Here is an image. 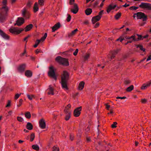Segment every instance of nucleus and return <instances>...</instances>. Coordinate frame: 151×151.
I'll list each match as a JSON object with an SVG mask.
<instances>
[{
    "label": "nucleus",
    "mask_w": 151,
    "mask_h": 151,
    "mask_svg": "<svg viewBox=\"0 0 151 151\" xmlns=\"http://www.w3.org/2000/svg\"><path fill=\"white\" fill-rule=\"evenodd\" d=\"M4 5L0 8V22H3L6 19V17L7 15V12L9 9L7 6V0H3L2 2Z\"/></svg>",
    "instance_id": "nucleus-1"
},
{
    "label": "nucleus",
    "mask_w": 151,
    "mask_h": 151,
    "mask_svg": "<svg viewBox=\"0 0 151 151\" xmlns=\"http://www.w3.org/2000/svg\"><path fill=\"white\" fill-rule=\"evenodd\" d=\"M61 80L60 83L63 89H66V71H63V73L61 76Z\"/></svg>",
    "instance_id": "nucleus-2"
},
{
    "label": "nucleus",
    "mask_w": 151,
    "mask_h": 151,
    "mask_svg": "<svg viewBox=\"0 0 151 151\" xmlns=\"http://www.w3.org/2000/svg\"><path fill=\"white\" fill-rule=\"evenodd\" d=\"M48 74L49 77L53 78L56 81L57 77L54 70V67L52 66L49 67V70Z\"/></svg>",
    "instance_id": "nucleus-3"
},
{
    "label": "nucleus",
    "mask_w": 151,
    "mask_h": 151,
    "mask_svg": "<svg viewBox=\"0 0 151 151\" xmlns=\"http://www.w3.org/2000/svg\"><path fill=\"white\" fill-rule=\"evenodd\" d=\"M104 14V10H102L99 12L98 15L92 17L91 19L92 23L94 24L98 21L99 20Z\"/></svg>",
    "instance_id": "nucleus-4"
},
{
    "label": "nucleus",
    "mask_w": 151,
    "mask_h": 151,
    "mask_svg": "<svg viewBox=\"0 0 151 151\" xmlns=\"http://www.w3.org/2000/svg\"><path fill=\"white\" fill-rule=\"evenodd\" d=\"M24 30V29L23 28H20L19 29H18L17 27H13L12 28H11L9 29L10 33L17 35L19 34Z\"/></svg>",
    "instance_id": "nucleus-5"
},
{
    "label": "nucleus",
    "mask_w": 151,
    "mask_h": 151,
    "mask_svg": "<svg viewBox=\"0 0 151 151\" xmlns=\"http://www.w3.org/2000/svg\"><path fill=\"white\" fill-rule=\"evenodd\" d=\"M70 9L71 12L74 14H76L79 10L78 7L76 4H70Z\"/></svg>",
    "instance_id": "nucleus-6"
},
{
    "label": "nucleus",
    "mask_w": 151,
    "mask_h": 151,
    "mask_svg": "<svg viewBox=\"0 0 151 151\" xmlns=\"http://www.w3.org/2000/svg\"><path fill=\"white\" fill-rule=\"evenodd\" d=\"M55 60L59 64L63 65H65L66 64V59L60 56H58L56 57Z\"/></svg>",
    "instance_id": "nucleus-7"
},
{
    "label": "nucleus",
    "mask_w": 151,
    "mask_h": 151,
    "mask_svg": "<svg viewBox=\"0 0 151 151\" xmlns=\"http://www.w3.org/2000/svg\"><path fill=\"white\" fill-rule=\"evenodd\" d=\"M134 14L137 15L138 19H142L143 21H145L147 20V16L143 13L138 12Z\"/></svg>",
    "instance_id": "nucleus-8"
},
{
    "label": "nucleus",
    "mask_w": 151,
    "mask_h": 151,
    "mask_svg": "<svg viewBox=\"0 0 151 151\" xmlns=\"http://www.w3.org/2000/svg\"><path fill=\"white\" fill-rule=\"evenodd\" d=\"M139 6L142 8H146L149 10H151V4L142 2Z\"/></svg>",
    "instance_id": "nucleus-9"
},
{
    "label": "nucleus",
    "mask_w": 151,
    "mask_h": 151,
    "mask_svg": "<svg viewBox=\"0 0 151 151\" xmlns=\"http://www.w3.org/2000/svg\"><path fill=\"white\" fill-rule=\"evenodd\" d=\"M24 22V20L23 17H18L16 21V23L14 24V25H16L20 26Z\"/></svg>",
    "instance_id": "nucleus-10"
},
{
    "label": "nucleus",
    "mask_w": 151,
    "mask_h": 151,
    "mask_svg": "<svg viewBox=\"0 0 151 151\" xmlns=\"http://www.w3.org/2000/svg\"><path fill=\"white\" fill-rule=\"evenodd\" d=\"M81 106H80L76 108L74 111L73 114L74 116L76 117L79 116L81 114Z\"/></svg>",
    "instance_id": "nucleus-11"
},
{
    "label": "nucleus",
    "mask_w": 151,
    "mask_h": 151,
    "mask_svg": "<svg viewBox=\"0 0 151 151\" xmlns=\"http://www.w3.org/2000/svg\"><path fill=\"white\" fill-rule=\"evenodd\" d=\"M119 51V50H117L114 51H112L111 52L108 57L110 60L113 59L115 57V55Z\"/></svg>",
    "instance_id": "nucleus-12"
},
{
    "label": "nucleus",
    "mask_w": 151,
    "mask_h": 151,
    "mask_svg": "<svg viewBox=\"0 0 151 151\" xmlns=\"http://www.w3.org/2000/svg\"><path fill=\"white\" fill-rule=\"evenodd\" d=\"M26 68V64H23L20 65L18 68L17 70L18 71L21 73H23L24 71Z\"/></svg>",
    "instance_id": "nucleus-13"
},
{
    "label": "nucleus",
    "mask_w": 151,
    "mask_h": 151,
    "mask_svg": "<svg viewBox=\"0 0 151 151\" xmlns=\"http://www.w3.org/2000/svg\"><path fill=\"white\" fill-rule=\"evenodd\" d=\"M0 35L4 39L8 40L9 39V36L0 29Z\"/></svg>",
    "instance_id": "nucleus-14"
},
{
    "label": "nucleus",
    "mask_w": 151,
    "mask_h": 151,
    "mask_svg": "<svg viewBox=\"0 0 151 151\" xmlns=\"http://www.w3.org/2000/svg\"><path fill=\"white\" fill-rule=\"evenodd\" d=\"M39 126L42 129H44L46 127V124L45 120L43 119H41L39 122Z\"/></svg>",
    "instance_id": "nucleus-15"
},
{
    "label": "nucleus",
    "mask_w": 151,
    "mask_h": 151,
    "mask_svg": "<svg viewBox=\"0 0 151 151\" xmlns=\"http://www.w3.org/2000/svg\"><path fill=\"white\" fill-rule=\"evenodd\" d=\"M61 25L60 23L58 22L55 24L52 27V32H54L60 27Z\"/></svg>",
    "instance_id": "nucleus-16"
},
{
    "label": "nucleus",
    "mask_w": 151,
    "mask_h": 151,
    "mask_svg": "<svg viewBox=\"0 0 151 151\" xmlns=\"http://www.w3.org/2000/svg\"><path fill=\"white\" fill-rule=\"evenodd\" d=\"M151 85V81L147 82L146 83L144 84L141 87V89L142 90L145 89Z\"/></svg>",
    "instance_id": "nucleus-17"
},
{
    "label": "nucleus",
    "mask_w": 151,
    "mask_h": 151,
    "mask_svg": "<svg viewBox=\"0 0 151 151\" xmlns=\"http://www.w3.org/2000/svg\"><path fill=\"white\" fill-rule=\"evenodd\" d=\"M78 31L77 29H76L75 30L72 31L71 32L68 33V37L70 38L72 37L76 33L77 31Z\"/></svg>",
    "instance_id": "nucleus-18"
},
{
    "label": "nucleus",
    "mask_w": 151,
    "mask_h": 151,
    "mask_svg": "<svg viewBox=\"0 0 151 151\" xmlns=\"http://www.w3.org/2000/svg\"><path fill=\"white\" fill-rule=\"evenodd\" d=\"M33 25L32 24H30L27 25L24 28L25 31L26 32L30 31L33 27Z\"/></svg>",
    "instance_id": "nucleus-19"
},
{
    "label": "nucleus",
    "mask_w": 151,
    "mask_h": 151,
    "mask_svg": "<svg viewBox=\"0 0 151 151\" xmlns=\"http://www.w3.org/2000/svg\"><path fill=\"white\" fill-rule=\"evenodd\" d=\"M32 72L29 70H27L25 71V75L27 77H30L32 76Z\"/></svg>",
    "instance_id": "nucleus-20"
},
{
    "label": "nucleus",
    "mask_w": 151,
    "mask_h": 151,
    "mask_svg": "<svg viewBox=\"0 0 151 151\" xmlns=\"http://www.w3.org/2000/svg\"><path fill=\"white\" fill-rule=\"evenodd\" d=\"M26 128L29 130H32L33 128L32 124L30 122H28L26 125Z\"/></svg>",
    "instance_id": "nucleus-21"
},
{
    "label": "nucleus",
    "mask_w": 151,
    "mask_h": 151,
    "mask_svg": "<svg viewBox=\"0 0 151 151\" xmlns=\"http://www.w3.org/2000/svg\"><path fill=\"white\" fill-rule=\"evenodd\" d=\"M85 84V83L84 82L82 81L79 84L78 87V89L80 90H81L83 89L84 88Z\"/></svg>",
    "instance_id": "nucleus-22"
},
{
    "label": "nucleus",
    "mask_w": 151,
    "mask_h": 151,
    "mask_svg": "<svg viewBox=\"0 0 151 151\" xmlns=\"http://www.w3.org/2000/svg\"><path fill=\"white\" fill-rule=\"evenodd\" d=\"M90 54L89 53H86L84 54L83 56L84 60L85 61H87L90 57Z\"/></svg>",
    "instance_id": "nucleus-23"
},
{
    "label": "nucleus",
    "mask_w": 151,
    "mask_h": 151,
    "mask_svg": "<svg viewBox=\"0 0 151 151\" xmlns=\"http://www.w3.org/2000/svg\"><path fill=\"white\" fill-rule=\"evenodd\" d=\"M48 89H49L50 91L48 92V95H54V93L53 92L54 89L52 87L50 86H49Z\"/></svg>",
    "instance_id": "nucleus-24"
},
{
    "label": "nucleus",
    "mask_w": 151,
    "mask_h": 151,
    "mask_svg": "<svg viewBox=\"0 0 151 151\" xmlns=\"http://www.w3.org/2000/svg\"><path fill=\"white\" fill-rule=\"evenodd\" d=\"M38 4L37 2H36L34 4L33 6V11L35 13L38 11Z\"/></svg>",
    "instance_id": "nucleus-25"
},
{
    "label": "nucleus",
    "mask_w": 151,
    "mask_h": 151,
    "mask_svg": "<svg viewBox=\"0 0 151 151\" xmlns=\"http://www.w3.org/2000/svg\"><path fill=\"white\" fill-rule=\"evenodd\" d=\"M25 117L27 119H30L31 117V114L29 111L26 112L24 114Z\"/></svg>",
    "instance_id": "nucleus-26"
},
{
    "label": "nucleus",
    "mask_w": 151,
    "mask_h": 151,
    "mask_svg": "<svg viewBox=\"0 0 151 151\" xmlns=\"http://www.w3.org/2000/svg\"><path fill=\"white\" fill-rule=\"evenodd\" d=\"M85 12L86 15H89L92 12V9L90 8H88L86 9Z\"/></svg>",
    "instance_id": "nucleus-27"
},
{
    "label": "nucleus",
    "mask_w": 151,
    "mask_h": 151,
    "mask_svg": "<svg viewBox=\"0 0 151 151\" xmlns=\"http://www.w3.org/2000/svg\"><path fill=\"white\" fill-rule=\"evenodd\" d=\"M71 111L67 110V121L69 120L71 117Z\"/></svg>",
    "instance_id": "nucleus-28"
},
{
    "label": "nucleus",
    "mask_w": 151,
    "mask_h": 151,
    "mask_svg": "<svg viewBox=\"0 0 151 151\" xmlns=\"http://www.w3.org/2000/svg\"><path fill=\"white\" fill-rule=\"evenodd\" d=\"M47 36V33H45L44 36L42 37H41L40 40H40V42L41 41H44L46 38Z\"/></svg>",
    "instance_id": "nucleus-29"
},
{
    "label": "nucleus",
    "mask_w": 151,
    "mask_h": 151,
    "mask_svg": "<svg viewBox=\"0 0 151 151\" xmlns=\"http://www.w3.org/2000/svg\"><path fill=\"white\" fill-rule=\"evenodd\" d=\"M32 148L33 149L37 151H38L39 150V147L37 145H32Z\"/></svg>",
    "instance_id": "nucleus-30"
},
{
    "label": "nucleus",
    "mask_w": 151,
    "mask_h": 151,
    "mask_svg": "<svg viewBox=\"0 0 151 151\" xmlns=\"http://www.w3.org/2000/svg\"><path fill=\"white\" fill-rule=\"evenodd\" d=\"M134 87L133 85H132L130 86L127 87L126 89V91L127 92H130L134 89Z\"/></svg>",
    "instance_id": "nucleus-31"
},
{
    "label": "nucleus",
    "mask_w": 151,
    "mask_h": 151,
    "mask_svg": "<svg viewBox=\"0 0 151 151\" xmlns=\"http://www.w3.org/2000/svg\"><path fill=\"white\" fill-rule=\"evenodd\" d=\"M35 138V134L34 133H32L30 136V141L32 142Z\"/></svg>",
    "instance_id": "nucleus-32"
},
{
    "label": "nucleus",
    "mask_w": 151,
    "mask_h": 151,
    "mask_svg": "<svg viewBox=\"0 0 151 151\" xmlns=\"http://www.w3.org/2000/svg\"><path fill=\"white\" fill-rule=\"evenodd\" d=\"M26 10L25 9H24L22 11V15L24 17L27 18H29V17H27V15H26Z\"/></svg>",
    "instance_id": "nucleus-33"
},
{
    "label": "nucleus",
    "mask_w": 151,
    "mask_h": 151,
    "mask_svg": "<svg viewBox=\"0 0 151 151\" xmlns=\"http://www.w3.org/2000/svg\"><path fill=\"white\" fill-rule=\"evenodd\" d=\"M137 48H139L143 52H145V49L143 48V46L140 45H138L137 46Z\"/></svg>",
    "instance_id": "nucleus-34"
},
{
    "label": "nucleus",
    "mask_w": 151,
    "mask_h": 151,
    "mask_svg": "<svg viewBox=\"0 0 151 151\" xmlns=\"http://www.w3.org/2000/svg\"><path fill=\"white\" fill-rule=\"evenodd\" d=\"M40 40H39L38 39L37 40H36L35 44L33 46L35 48L37 47L38 45L40 43Z\"/></svg>",
    "instance_id": "nucleus-35"
},
{
    "label": "nucleus",
    "mask_w": 151,
    "mask_h": 151,
    "mask_svg": "<svg viewBox=\"0 0 151 151\" xmlns=\"http://www.w3.org/2000/svg\"><path fill=\"white\" fill-rule=\"evenodd\" d=\"M116 6V5H112V4H110L108 6V7L110 8L111 10L112 9H114Z\"/></svg>",
    "instance_id": "nucleus-36"
},
{
    "label": "nucleus",
    "mask_w": 151,
    "mask_h": 151,
    "mask_svg": "<svg viewBox=\"0 0 151 151\" xmlns=\"http://www.w3.org/2000/svg\"><path fill=\"white\" fill-rule=\"evenodd\" d=\"M45 0H39V4L40 6H43L45 2Z\"/></svg>",
    "instance_id": "nucleus-37"
},
{
    "label": "nucleus",
    "mask_w": 151,
    "mask_h": 151,
    "mask_svg": "<svg viewBox=\"0 0 151 151\" xmlns=\"http://www.w3.org/2000/svg\"><path fill=\"white\" fill-rule=\"evenodd\" d=\"M121 14L120 13H117L115 16V18L118 19L121 16Z\"/></svg>",
    "instance_id": "nucleus-38"
},
{
    "label": "nucleus",
    "mask_w": 151,
    "mask_h": 151,
    "mask_svg": "<svg viewBox=\"0 0 151 151\" xmlns=\"http://www.w3.org/2000/svg\"><path fill=\"white\" fill-rule=\"evenodd\" d=\"M131 82V81L130 80L126 79L124 81V83L126 85H127L130 83Z\"/></svg>",
    "instance_id": "nucleus-39"
},
{
    "label": "nucleus",
    "mask_w": 151,
    "mask_h": 151,
    "mask_svg": "<svg viewBox=\"0 0 151 151\" xmlns=\"http://www.w3.org/2000/svg\"><path fill=\"white\" fill-rule=\"evenodd\" d=\"M53 151H59V149L58 147L54 146L52 148Z\"/></svg>",
    "instance_id": "nucleus-40"
},
{
    "label": "nucleus",
    "mask_w": 151,
    "mask_h": 151,
    "mask_svg": "<svg viewBox=\"0 0 151 151\" xmlns=\"http://www.w3.org/2000/svg\"><path fill=\"white\" fill-rule=\"evenodd\" d=\"M138 7H136L135 6H133L130 7L129 9L131 10H136V9H138Z\"/></svg>",
    "instance_id": "nucleus-41"
},
{
    "label": "nucleus",
    "mask_w": 151,
    "mask_h": 151,
    "mask_svg": "<svg viewBox=\"0 0 151 151\" xmlns=\"http://www.w3.org/2000/svg\"><path fill=\"white\" fill-rule=\"evenodd\" d=\"M17 120L19 122H22L23 120V119L21 117L18 116L17 117Z\"/></svg>",
    "instance_id": "nucleus-42"
},
{
    "label": "nucleus",
    "mask_w": 151,
    "mask_h": 151,
    "mask_svg": "<svg viewBox=\"0 0 151 151\" xmlns=\"http://www.w3.org/2000/svg\"><path fill=\"white\" fill-rule=\"evenodd\" d=\"M134 37H135V36L132 35V36H131L130 37H126V39H127L130 40V39H132V40H134Z\"/></svg>",
    "instance_id": "nucleus-43"
},
{
    "label": "nucleus",
    "mask_w": 151,
    "mask_h": 151,
    "mask_svg": "<svg viewBox=\"0 0 151 151\" xmlns=\"http://www.w3.org/2000/svg\"><path fill=\"white\" fill-rule=\"evenodd\" d=\"M21 93H20L19 94L17 93L14 96V99H17L21 95Z\"/></svg>",
    "instance_id": "nucleus-44"
},
{
    "label": "nucleus",
    "mask_w": 151,
    "mask_h": 151,
    "mask_svg": "<svg viewBox=\"0 0 151 151\" xmlns=\"http://www.w3.org/2000/svg\"><path fill=\"white\" fill-rule=\"evenodd\" d=\"M27 96L28 99L30 100H32V98L34 97V96L33 95H32L31 96L28 94L27 95Z\"/></svg>",
    "instance_id": "nucleus-45"
},
{
    "label": "nucleus",
    "mask_w": 151,
    "mask_h": 151,
    "mask_svg": "<svg viewBox=\"0 0 151 151\" xmlns=\"http://www.w3.org/2000/svg\"><path fill=\"white\" fill-rule=\"evenodd\" d=\"M136 40H137V39H136L135 38L134 40H132V39L129 40L127 41V42L125 44V45H127L129 43H132L133 41Z\"/></svg>",
    "instance_id": "nucleus-46"
},
{
    "label": "nucleus",
    "mask_w": 151,
    "mask_h": 151,
    "mask_svg": "<svg viewBox=\"0 0 151 151\" xmlns=\"http://www.w3.org/2000/svg\"><path fill=\"white\" fill-rule=\"evenodd\" d=\"M11 101L10 100H9L8 101V103L6 105V107H9L11 105Z\"/></svg>",
    "instance_id": "nucleus-47"
},
{
    "label": "nucleus",
    "mask_w": 151,
    "mask_h": 151,
    "mask_svg": "<svg viewBox=\"0 0 151 151\" xmlns=\"http://www.w3.org/2000/svg\"><path fill=\"white\" fill-rule=\"evenodd\" d=\"M22 101H23V100L22 99H19V105H17L18 107H19L21 106V105L22 104Z\"/></svg>",
    "instance_id": "nucleus-48"
},
{
    "label": "nucleus",
    "mask_w": 151,
    "mask_h": 151,
    "mask_svg": "<svg viewBox=\"0 0 151 151\" xmlns=\"http://www.w3.org/2000/svg\"><path fill=\"white\" fill-rule=\"evenodd\" d=\"M117 123L116 122H114L111 125V127L112 128H115L116 127V125L117 124Z\"/></svg>",
    "instance_id": "nucleus-49"
},
{
    "label": "nucleus",
    "mask_w": 151,
    "mask_h": 151,
    "mask_svg": "<svg viewBox=\"0 0 151 151\" xmlns=\"http://www.w3.org/2000/svg\"><path fill=\"white\" fill-rule=\"evenodd\" d=\"M78 49H76L75 51H74V52L73 53V54L75 56H76L77 55L78 52Z\"/></svg>",
    "instance_id": "nucleus-50"
},
{
    "label": "nucleus",
    "mask_w": 151,
    "mask_h": 151,
    "mask_svg": "<svg viewBox=\"0 0 151 151\" xmlns=\"http://www.w3.org/2000/svg\"><path fill=\"white\" fill-rule=\"evenodd\" d=\"M68 16L67 18V21L69 22L71 19V17L70 15L68 14Z\"/></svg>",
    "instance_id": "nucleus-51"
},
{
    "label": "nucleus",
    "mask_w": 151,
    "mask_h": 151,
    "mask_svg": "<svg viewBox=\"0 0 151 151\" xmlns=\"http://www.w3.org/2000/svg\"><path fill=\"white\" fill-rule=\"evenodd\" d=\"M141 101L142 103L145 104L147 102V100L145 99H142Z\"/></svg>",
    "instance_id": "nucleus-52"
},
{
    "label": "nucleus",
    "mask_w": 151,
    "mask_h": 151,
    "mask_svg": "<svg viewBox=\"0 0 151 151\" xmlns=\"http://www.w3.org/2000/svg\"><path fill=\"white\" fill-rule=\"evenodd\" d=\"M126 98V97L125 96L123 97H119L118 96L116 97L117 99H124Z\"/></svg>",
    "instance_id": "nucleus-53"
},
{
    "label": "nucleus",
    "mask_w": 151,
    "mask_h": 151,
    "mask_svg": "<svg viewBox=\"0 0 151 151\" xmlns=\"http://www.w3.org/2000/svg\"><path fill=\"white\" fill-rule=\"evenodd\" d=\"M124 40V38H122L121 37H119V38L117 39L116 41H119L120 42H122L123 40Z\"/></svg>",
    "instance_id": "nucleus-54"
},
{
    "label": "nucleus",
    "mask_w": 151,
    "mask_h": 151,
    "mask_svg": "<svg viewBox=\"0 0 151 151\" xmlns=\"http://www.w3.org/2000/svg\"><path fill=\"white\" fill-rule=\"evenodd\" d=\"M32 4V3H31V2L30 1H29L27 4V6L29 7H30L31 6Z\"/></svg>",
    "instance_id": "nucleus-55"
},
{
    "label": "nucleus",
    "mask_w": 151,
    "mask_h": 151,
    "mask_svg": "<svg viewBox=\"0 0 151 151\" xmlns=\"http://www.w3.org/2000/svg\"><path fill=\"white\" fill-rule=\"evenodd\" d=\"M26 51L25 49L24 52L23 53H22V54H21L20 55V56L21 57L24 56V54L26 53Z\"/></svg>",
    "instance_id": "nucleus-56"
},
{
    "label": "nucleus",
    "mask_w": 151,
    "mask_h": 151,
    "mask_svg": "<svg viewBox=\"0 0 151 151\" xmlns=\"http://www.w3.org/2000/svg\"><path fill=\"white\" fill-rule=\"evenodd\" d=\"M75 0H70L69 4H74Z\"/></svg>",
    "instance_id": "nucleus-57"
},
{
    "label": "nucleus",
    "mask_w": 151,
    "mask_h": 151,
    "mask_svg": "<svg viewBox=\"0 0 151 151\" xmlns=\"http://www.w3.org/2000/svg\"><path fill=\"white\" fill-rule=\"evenodd\" d=\"M40 50H39L38 49H37L35 51V53L36 54H38L40 52Z\"/></svg>",
    "instance_id": "nucleus-58"
},
{
    "label": "nucleus",
    "mask_w": 151,
    "mask_h": 151,
    "mask_svg": "<svg viewBox=\"0 0 151 151\" xmlns=\"http://www.w3.org/2000/svg\"><path fill=\"white\" fill-rule=\"evenodd\" d=\"M99 4V1H96L94 3V5H95V6H96Z\"/></svg>",
    "instance_id": "nucleus-59"
},
{
    "label": "nucleus",
    "mask_w": 151,
    "mask_h": 151,
    "mask_svg": "<svg viewBox=\"0 0 151 151\" xmlns=\"http://www.w3.org/2000/svg\"><path fill=\"white\" fill-rule=\"evenodd\" d=\"M74 137L73 135H70V139L71 140H73V139Z\"/></svg>",
    "instance_id": "nucleus-60"
},
{
    "label": "nucleus",
    "mask_w": 151,
    "mask_h": 151,
    "mask_svg": "<svg viewBox=\"0 0 151 151\" xmlns=\"http://www.w3.org/2000/svg\"><path fill=\"white\" fill-rule=\"evenodd\" d=\"M129 6V4H127L126 3L124 5H123L122 6L123 7H126L127 6Z\"/></svg>",
    "instance_id": "nucleus-61"
},
{
    "label": "nucleus",
    "mask_w": 151,
    "mask_h": 151,
    "mask_svg": "<svg viewBox=\"0 0 151 151\" xmlns=\"http://www.w3.org/2000/svg\"><path fill=\"white\" fill-rule=\"evenodd\" d=\"M151 60V56H149L146 60V61H147Z\"/></svg>",
    "instance_id": "nucleus-62"
},
{
    "label": "nucleus",
    "mask_w": 151,
    "mask_h": 151,
    "mask_svg": "<svg viewBox=\"0 0 151 151\" xmlns=\"http://www.w3.org/2000/svg\"><path fill=\"white\" fill-rule=\"evenodd\" d=\"M99 25V23H96L95 25V28H97L98 27Z\"/></svg>",
    "instance_id": "nucleus-63"
},
{
    "label": "nucleus",
    "mask_w": 151,
    "mask_h": 151,
    "mask_svg": "<svg viewBox=\"0 0 151 151\" xmlns=\"http://www.w3.org/2000/svg\"><path fill=\"white\" fill-rule=\"evenodd\" d=\"M30 36L29 35H28L27 37H26L24 39V41H26V40L28 39L29 37H30Z\"/></svg>",
    "instance_id": "nucleus-64"
}]
</instances>
